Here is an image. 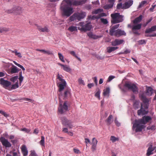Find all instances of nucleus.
<instances>
[{"label":"nucleus","instance_id":"nucleus-17","mask_svg":"<svg viewBox=\"0 0 156 156\" xmlns=\"http://www.w3.org/2000/svg\"><path fill=\"white\" fill-rule=\"evenodd\" d=\"M155 147H153L152 144H151L148 148L146 153L147 156H150V155L152 154L153 153L152 152L155 149Z\"/></svg>","mask_w":156,"mask_h":156},{"label":"nucleus","instance_id":"nucleus-54","mask_svg":"<svg viewBox=\"0 0 156 156\" xmlns=\"http://www.w3.org/2000/svg\"><path fill=\"white\" fill-rule=\"evenodd\" d=\"M115 77L114 76H109L108 78V82H110Z\"/></svg>","mask_w":156,"mask_h":156},{"label":"nucleus","instance_id":"nucleus-64","mask_svg":"<svg viewBox=\"0 0 156 156\" xmlns=\"http://www.w3.org/2000/svg\"><path fill=\"white\" fill-rule=\"evenodd\" d=\"M30 156H37L35 152L34 151H31Z\"/></svg>","mask_w":156,"mask_h":156},{"label":"nucleus","instance_id":"nucleus-55","mask_svg":"<svg viewBox=\"0 0 156 156\" xmlns=\"http://www.w3.org/2000/svg\"><path fill=\"white\" fill-rule=\"evenodd\" d=\"M84 8L88 10L90 9L91 8V5H87L84 6Z\"/></svg>","mask_w":156,"mask_h":156},{"label":"nucleus","instance_id":"nucleus-8","mask_svg":"<svg viewBox=\"0 0 156 156\" xmlns=\"http://www.w3.org/2000/svg\"><path fill=\"white\" fill-rule=\"evenodd\" d=\"M78 25L80 26L78 27V29L82 31L85 32L90 30L92 28V25L90 23L85 24L84 22H81L79 23Z\"/></svg>","mask_w":156,"mask_h":156},{"label":"nucleus","instance_id":"nucleus-1","mask_svg":"<svg viewBox=\"0 0 156 156\" xmlns=\"http://www.w3.org/2000/svg\"><path fill=\"white\" fill-rule=\"evenodd\" d=\"M63 76L62 75L58 74L57 79L59 82H57V86L58 87V94L59 96V99L63 98V99H68L70 97L71 94L70 89L69 88L65 89L64 92L63 93V90L66 86V83L65 80L63 79Z\"/></svg>","mask_w":156,"mask_h":156},{"label":"nucleus","instance_id":"nucleus-50","mask_svg":"<svg viewBox=\"0 0 156 156\" xmlns=\"http://www.w3.org/2000/svg\"><path fill=\"white\" fill-rule=\"evenodd\" d=\"M78 82L80 84L84 85V81L81 78H80L78 80Z\"/></svg>","mask_w":156,"mask_h":156},{"label":"nucleus","instance_id":"nucleus-51","mask_svg":"<svg viewBox=\"0 0 156 156\" xmlns=\"http://www.w3.org/2000/svg\"><path fill=\"white\" fill-rule=\"evenodd\" d=\"M100 91L99 90L95 94V96L96 97H97L99 99H100Z\"/></svg>","mask_w":156,"mask_h":156},{"label":"nucleus","instance_id":"nucleus-14","mask_svg":"<svg viewBox=\"0 0 156 156\" xmlns=\"http://www.w3.org/2000/svg\"><path fill=\"white\" fill-rule=\"evenodd\" d=\"M0 141L2 145L6 148H9L12 146V144L10 142L3 137H1L0 138Z\"/></svg>","mask_w":156,"mask_h":156},{"label":"nucleus","instance_id":"nucleus-30","mask_svg":"<svg viewBox=\"0 0 156 156\" xmlns=\"http://www.w3.org/2000/svg\"><path fill=\"white\" fill-rule=\"evenodd\" d=\"M153 89L152 88L148 87L146 89V95L148 96H151L152 94Z\"/></svg>","mask_w":156,"mask_h":156},{"label":"nucleus","instance_id":"nucleus-59","mask_svg":"<svg viewBox=\"0 0 156 156\" xmlns=\"http://www.w3.org/2000/svg\"><path fill=\"white\" fill-rule=\"evenodd\" d=\"M73 151L76 154H79L80 153V150L78 149L74 148Z\"/></svg>","mask_w":156,"mask_h":156},{"label":"nucleus","instance_id":"nucleus-32","mask_svg":"<svg viewBox=\"0 0 156 156\" xmlns=\"http://www.w3.org/2000/svg\"><path fill=\"white\" fill-rule=\"evenodd\" d=\"M11 51L12 53H14L19 58H21L22 57L21 53L20 52H18L16 49H15L14 51L12 50Z\"/></svg>","mask_w":156,"mask_h":156},{"label":"nucleus","instance_id":"nucleus-38","mask_svg":"<svg viewBox=\"0 0 156 156\" xmlns=\"http://www.w3.org/2000/svg\"><path fill=\"white\" fill-rule=\"evenodd\" d=\"M110 92V89L109 87H107L104 90L103 94L104 96H106Z\"/></svg>","mask_w":156,"mask_h":156},{"label":"nucleus","instance_id":"nucleus-26","mask_svg":"<svg viewBox=\"0 0 156 156\" xmlns=\"http://www.w3.org/2000/svg\"><path fill=\"white\" fill-rule=\"evenodd\" d=\"M112 118L113 116L112 115H109L107 119L105 120V122H106L107 125H109L113 121Z\"/></svg>","mask_w":156,"mask_h":156},{"label":"nucleus","instance_id":"nucleus-23","mask_svg":"<svg viewBox=\"0 0 156 156\" xmlns=\"http://www.w3.org/2000/svg\"><path fill=\"white\" fill-rule=\"evenodd\" d=\"M22 152L24 156H26L28 154V151L26 146L23 145L21 147Z\"/></svg>","mask_w":156,"mask_h":156},{"label":"nucleus","instance_id":"nucleus-61","mask_svg":"<svg viewBox=\"0 0 156 156\" xmlns=\"http://www.w3.org/2000/svg\"><path fill=\"white\" fill-rule=\"evenodd\" d=\"M139 43L140 44H145L146 43V41L144 40H142L139 41Z\"/></svg>","mask_w":156,"mask_h":156},{"label":"nucleus","instance_id":"nucleus-7","mask_svg":"<svg viewBox=\"0 0 156 156\" xmlns=\"http://www.w3.org/2000/svg\"><path fill=\"white\" fill-rule=\"evenodd\" d=\"M86 15V13L85 12H81L80 13H74L69 18L71 21H73L76 20H80L85 18Z\"/></svg>","mask_w":156,"mask_h":156},{"label":"nucleus","instance_id":"nucleus-58","mask_svg":"<svg viewBox=\"0 0 156 156\" xmlns=\"http://www.w3.org/2000/svg\"><path fill=\"white\" fill-rule=\"evenodd\" d=\"M21 100H26L27 101H34V100H32L30 99L29 98H22L19 99V100H20V101Z\"/></svg>","mask_w":156,"mask_h":156},{"label":"nucleus","instance_id":"nucleus-22","mask_svg":"<svg viewBox=\"0 0 156 156\" xmlns=\"http://www.w3.org/2000/svg\"><path fill=\"white\" fill-rule=\"evenodd\" d=\"M20 70L17 67L12 65V67L11 68L10 73L11 74L17 73Z\"/></svg>","mask_w":156,"mask_h":156},{"label":"nucleus","instance_id":"nucleus-36","mask_svg":"<svg viewBox=\"0 0 156 156\" xmlns=\"http://www.w3.org/2000/svg\"><path fill=\"white\" fill-rule=\"evenodd\" d=\"M110 4H107L104 6V9H109L112 8L113 7V5L114 3H110Z\"/></svg>","mask_w":156,"mask_h":156},{"label":"nucleus","instance_id":"nucleus-42","mask_svg":"<svg viewBox=\"0 0 156 156\" xmlns=\"http://www.w3.org/2000/svg\"><path fill=\"white\" fill-rule=\"evenodd\" d=\"M0 33H2L3 32H6L9 31V29L5 27L0 28Z\"/></svg>","mask_w":156,"mask_h":156},{"label":"nucleus","instance_id":"nucleus-33","mask_svg":"<svg viewBox=\"0 0 156 156\" xmlns=\"http://www.w3.org/2000/svg\"><path fill=\"white\" fill-rule=\"evenodd\" d=\"M147 130H151L154 131L156 129V125L154 124L151 126H149L147 128Z\"/></svg>","mask_w":156,"mask_h":156},{"label":"nucleus","instance_id":"nucleus-13","mask_svg":"<svg viewBox=\"0 0 156 156\" xmlns=\"http://www.w3.org/2000/svg\"><path fill=\"white\" fill-rule=\"evenodd\" d=\"M71 5L78 6L82 5L85 4L87 0H74L72 2V0H70Z\"/></svg>","mask_w":156,"mask_h":156},{"label":"nucleus","instance_id":"nucleus-25","mask_svg":"<svg viewBox=\"0 0 156 156\" xmlns=\"http://www.w3.org/2000/svg\"><path fill=\"white\" fill-rule=\"evenodd\" d=\"M87 36L90 38H92L94 39H96L98 38L101 37V36L96 35L93 34L92 32H89L87 34Z\"/></svg>","mask_w":156,"mask_h":156},{"label":"nucleus","instance_id":"nucleus-28","mask_svg":"<svg viewBox=\"0 0 156 156\" xmlns=\"http://www.w3.org/2000/svg\"><path fill=\"white\" fill-rule=\"evenodd\" d=\"M105 16V13H101L97 16H92V20L98 19L101 17Z\"/></svg>","mask_w":156,"mask_h":156},{"label":"nucleus","instance_id":"nucleus-31","mask_svg":"<svg viewBox=\"0 0 156 156\" xmlns=\"http://www.w3.org/2000/svg\"><path fill=\"white\" fill-rule=\"evenodd\" d=\"M117 30L110 28L109 30V34L112 36H114L116 37Z\"/></svg>","mask_w":156,"mask_h":156},{"label":"nucleus","instance_id":"nucleus-45","mask_svg":"<svg viewBox=\"0 0 156 156\" xmlns=\"http://www.w3.org/2000/svg\"><path fill=\"white\" fill-rule=\"evenodd\" d=\"M147 2V1H143L141 2V3H140V4L138 6L139 8H141L142 7H143L144 5Z\"/></svg>","mask_w":156,"mask_h":156},{"label":"nucleus","instance_id":"nucleus-56","mask_svg":"<svg viewBox=\"0 0 156 156\" xmlns=\"http://www.w3.org/2000/svg\"><path fill=\"white\" fill-rule=\"evenodd\" d=\"M115 122L116 125L118 126H120V123L117 121V118H115Z\"/></svg>","mask_w":156,"mask_h":156},{"label":"nucleus","instance_id":"nucleus-15","mask_svg":"<svg viewBox=\"0 0 156 156\" xmlns=\"http://www.w3.org/2000/svg\"><path fill=\"white\" fill-rule=\"evenodd\" d=\"M0 83L3 87L6 89L11 85V83L10 82L5 80L2 78H1L0 80Z\"/></svg>","mask_w":156,"mask_h":156},{"label":"nucleus","instance_id":"nucleus-53","mask_svg":"<svg viewBox=\"0 0 156 156\" xmlns=\"http://www.w3.org/2000/svg\"><path fill=\"white\" fill-rule=\"evenodd\" d=\"M123 6L122 3H120L118 4L117 6V8L118 9H122Z\"/></svg>","mask_w":156,"mask_h":156},{"label":"nucleus","instance_id":"nucleus-43","mask_svg":"<svg viewBox=\"0 0 156 156\" xmlns=\"http://www.w3.org/2000/svg\"><path fill=\"white\" fill-rule=\"evenodd\" d=\"M13 62L16 66H18L19 67H20V68H21L23 71H24L25 70V69L24 68V67L22 66L18 63L15 61H13Z\"/></svg>","mask_w":156,"mask_h":156},{"label":"nucleus","instance_id":"nucleus-60","mask_svg":"<svg viewBox=\"0 0 156 156\" xmlns=\"http://www.w3.org/2000/svg\"><path fill=\"white\" fill-rule=\"evenodd\" d=\"M156 5H152L151 7L149 9V10L151 12H153V10L154 9Z\"/></svg>","mask_w":156,"mask_h":156},{"label":"nucleus","instance_id":"nucleus-12","mask_svg":"<svg viewBox=\"0 0 156 156\" xmlns=\"http://www.w3.org/2000/svg\"><path fill=\"white\" fill-rule=\"evenodd\" d=\"M142 26L141 24H135L132 26V31L133 33L135 34L140 35V33L138 31L140 30Z\"/></svg>","mask_w":156,"mask_h":156},{"label":"nucleus","instance_id":"nucleus-2","mask_svg":"<svg viewBox=\"0 0 156 156\" xmlns=\"http://www.w3.org/2000/svg\"><path fill=\"white\" fill-rule=\"evenodd\" d=\"M152 119L151 117L148 116H144L141 119L135 120L133 124L132 129L136 132L141 131L145 128V125Z\"/></svg>","mask_w":156,"mask_h":156},{"label":"nucleus","instance_id":"nucleus-29","mask_svg":"<svg viewBox=\"0 0 156 156\" xmlns=\"http://www.w3.org/2000/svg\"><path fill=\"white\" fill-rule=\"evenodd\" d=\"M117 47H108L107 48V52L108 53H110L113 51H114L118 48Z\"/></svg>","mask_w":156,"mask_h":156},{"label":"nucleus","instance_id":"nucleus-41","mask_svg":"<svg viewBox=\"0 0 156 156\" xmlns=\"http://www.w3.org/2000/svg\"><path fill=\"white\" fill-rule=\"evenodd\" d=\"M119 140L118 138L116 137H115L113 136H111L110 137V140L114 143L116 141H118Z\"/></svg>","mask_w":156,"mask_h":156},{"label":"nucleus","instance_id":"nucleus-18","mask_svg":"<svg viewBox=\"0 0 156 156\" xmlns=\"http://www.w3.org/2000/svg\"><path fill=\"white\" fill-rule=\"evenodd\" d=\"M133 1L132 0H129L126 2L123 5L122 9H127L129 8L133 4Z\"/></svg>","mask_w":156,"mask_h":156},{"label":"nucleus","instance_id":"nucleus-6","mask_svg":"<svg viewBox=\"0 0 156 156\" xmlns=\"http://www.w3.org/2000/svg\"><path fill=\"white\" fill-rule=\"evenodd\" d=\"M69 106V104L68 101H64L63 104L60 102L58 108V112L61 114H64L68 111Z\"/></svg>","mask_w":156,"mask_h":156},{"label":"nucleus","instance_id":"nucleus-40","mask_svg":"<svg viewBox=\"0 0 156 156\" xmlns=\"http://www.w3.org/2000/svg\"><path fill=\"white\" fill-rule=\"evenodd\" d=\"M58 55L59 59L62 62H65V60H64V56L60 53H58Z\"/></svg>","mask_w":156,"mask_h":156},{"label":"nucleus","instance_id":"nucleus-62","mask_svg":"<svg viewBox=\"0 0 156 156\" xmlns=\"http://www.w3.org/2000/svg\"><path fill=\"white\" fill-rule=\"evenodd\" d=\"M145 36L147 37H156V33L152 34H147L145 35Z\"/></svg>","mask_w":156,"mask_h":156},{"label":"nucleus","instance_id":"nucleus-16","mask_svg":"<svg viewBox=\"0 0 156 156\" xmlns=\"http://www.w3.org/2000/svg\"><path fill=\"white\" fill-rule=\"evenodd\" d=\"M124 42V41L123 40L116 39L114 41L111 42V44L113 46H116L120 45Z\"/></svg>","mask_w":156,"mask_h":156},{"label":"nucleus","instance_id":"nucleus-11","mask_svg":"<svg viewBox=\"0 0 156 156\" xmlns=\"http://www.w3.org/2000/svg\"><path fill=\"white\" fill-rule=\"evenodd\" d=\"M124 87L129 90H130L134 93H137V88L136 86L133 83H132L129 82H126L124 85Z\"/></svg>","mask_w":156,"mask_h":156},{"label":"nucleus","instance_id":"nucleus-52","mask_svg":"<svg viewBox=\"0 0 156 156\" xmlns=\"http://www.w3.org/2000/svg\"><path fill=\"white\" fill-rule=\"evenodd\" d=\"M119 24H116V25H115L114 26H113L112 27H111L110 28H111V29L116 30L119 27Z\"/></svg>","mask_w":156,"mask_h":156},{"label":"nucleus","instance_id":"nucleus-9","mask_svg":"<svg viewBox=\"0 0 156 156\" xmlns=\"http://www.w3.org/2000/svg\"><path fill=\"white\" fill-rule=\"evenodd\" d=\"M23 8L18 6H15L12 9L7 10L5 12L7 13H13L16 15H20L23 12Z\"/></svg>","mask_w":156,"mask_h":156},{"label":"nucleus","instance_id":"nucleus-19","mask_svg":"<svg viewBox=\"0 0 156 156\" xmlns=\"http://www.w3.org/2000/svg\"><path fill=\"white\" fill-rule=\"evenodd\" d=\"M58 65L62 67V69L64 71L68 73H69L71 72V69L69 66L67 65H64L59 63H58Z\"/></svg>","mask_w":156,"mask_h":156},{"label":"nucleus","instance_id":"nucleus-46","mask_svg":"<svg viewBox=\"0 0 156 156\" xmlns=\"http://www.w3.org/2000/svg\"><path fill=\"white\" fill-rule=\"evenodd\" d=\"M42 52H43L45 54H47L48 55H50L52 54V53L51 51L49 50L46 51L44 50H42Z\"/></svg>","mask_w":156,"mask_h":156},{"label":"nucleus","instance_id":"nucleus-34","mask_svg":"<svg viewBox=\"0 0 156 156\" xmlns=\"http://www.w3.org/2000/svg\"><path fill=\"white\" fill-rule=\"evenodd\" d=\"M68 30L70 32H73L74 31H77V29L76 27L71 26L69 27Z\"/></svg>","mask_w":156,"mask_h":156},{"label":"nucleus","instance_id":"nucleus-35","mask_svg":"<svg viewBox=\"0 0 156 156\" xmlns=\"http://www.w3.org/2000/svg\"><path fill=\"white\" fill-rule=\"evenodd\" d=\"M103 11V10L102 9H97L95 10L92 12V14H97L100 13Z\"/></svg>","mask_w":156,"mask_h":156},{"label":"nucleus","instance_id":"nucleus-48","mask_svg":"<svg viewBox=\"0 0 156 156\" xmlns=\"http://www.w3.org/2000/svg\"><path fill=\"white\" fill-rule=\"evenodd\" d=\"M98 142V141L95 138H93L92 140V145H97Z\"/></svg>","mask_w":156,"mask_h":156},{"label":"nucleus","instance_id":"nucleus-5","mask_svg":"<svg viewBox=\"0 0 156 156\" xmlns=\"http://www.w3.org/2000/svg\"><path fill=\"white\" fill-rule=\"evenodd\" d=\"M111 23L112 24H115L123 21V16L120 15L119 13H115L111 15Z\"/></svg>","mask_w":156,"mask_h":156},{"label":"nucleus","instance_id":"nucleus-10","mask_svg":"<svg viewBox=\"0 0 156 156\" xmlns=\"http://www.w3.org/2000/svg\"><path fill=\"white\" fill-rule=\"evenodd\" d=\"M62 124L64 126L68 127L69 129L73 127V122L71 120H69L66 117H63L61 118Z\"/></svg>","mask_w":156,"mask_h":156},{"label":"nucleus","instance_id":"nucleus-39","mask_svg":"<svg viewBox=\"0 0 156 156\" xmlns=\"http://www.w3.org/2000/svg\"><path fill=\"white\" fill-rule=\"evenodd\" d=\"M41 140L39 142V143L42 146H44V137L43 136H41Z\"/></svg>","mask_w":156,"mask_h":156},{"label":"nucleus","instance_id":"nucleus-24","mask_svg":"<svg viewBox=\"0 0 156 156\" xmlns=\"http://www.w3.org/2000/svg\"><path fill=\"white\" fill-rule=\"evenodd\" d=\"M155 31H156V25L153 26L151 28L146 29L145 31V33L147 34Z\"/></svg>","mask_w":156,"mask_h":156},{"label":"nucleus","instance_id":"nucleus-3","mask_svg":"<svg viewBox=\"0 0 156 156\" xmlns=\"http://www.w3.org/2000/svg\"><path fill=\"white\" fill-rule=\"evenodd\" d=\"M139 97L143 103H141V108L140 109L138 110L137 114L139 115L147 114L148 112L146 111L145 109L148 108L149 102L151 100V99L147 98L144 93L140 94Z\"/></svg>","mask_w":156,"mask_h":156},{"label":"nucleus","instance_id":"nucleus-49","mask_svg":"<svg viewBox=\"0 0 156 156\" xmlns=\"http://www.w3.org/2000/svg\"><path fill=\"white\" fill-rule=\"evenodd\" d=\"M130 51L129 49H126L123 52H121L119 53V54H127L128 53H130Z\"/></svg>","mask_w":156,"mask_h":156},{"label":"nucleus","instance_id":"nucleus-21","mask_svg":"<svg viewBox=\"0 0 156 156\" xmlns=\"http://www.w3.org/2000/svg\"><path fill=\"white\" fill-rule=\"evenodd\" d=\"M117 34L116 37H119L122 35H126V33L123 30L120 29L117 30Z\"/></svg>","mask_w":156,"mask_h":156},{"label":"nucleus","instance_id":"nucleus-57","mask_svg":"<svg viewBox=\"0 0 156 156\" xmlns=\"http://www.w3.org/2000/svg\"><path fill=\"white\" fill-rule=\"evenodd\" d=\"M0 113L2 114L5 117H7L8 115L6 112L2 110H0Z\"/></svg>","mask_w":156,"mask_h":156},{"label":"nucleus","instance_id":"nucleus-44","mask_svg":"<svg viewBox=\"0 0 156 156\" xmlns=\"http://www.w3.org/2000/svg\"><path fill=\"white\" fill-rule=\"evenodd\" d=\"M18 78V76H14L12 77L10 79V80L13 82H16V81H17V79Z\"/></svg>","mask_w":156,"mask_h":156},{"label":"nucleus","instance_id":"nucleus-20","mask_svg":"<svg viewBox=\"0 0 156 156\" xmlns=\"http://www.w3.org/2000/svg\"><path fill=\"white\" fill-rule=\"evenodd\" d=\"M35 26H36L37 29L40 32H48L49 31V30L46 27H44L42 28L41 26H38L37 24H35Z\"/></svg>","mask_w":156,"mask_h":156},{"label":"nucleus","instance_id":"nucleus-27","mask_svg":"<svg viewBox=\"0 0 156 156\" xmlns=\"http://www.w3.org/2000/svg\"><path fill=\"white\" fill-rule=\"evenodd\" d=\"M143 16L142 15H140L139 17L135 18L133 21V23L135 24H138L142 20Z\"/></svg>","mask_w":156,"mask_h":156},{"label":"nucleus","instance_id":"nucleus-47","mask_svg":"<svg viewBox=\"0 0 156 156\" xmlns=\"http://www.w3.org/2000/svg\"><path fill=\"white\" fill-rule=\"evenodd\" d=\"M101 22L104 24H106L108 23V21L106 19L101 18L100 19Z\"/></svg>","mask_w":156,"mask_h":156},{"label":"nucleus","instance_id":"nucleus-4","mask_svg":"<svg viewBox=\"0 0 156 156\" xmlns=\"http://www.w3.org/2000/svg\"><path fill=\"white\" fill-rule=\"evenodd\" d=\"M71 6L70 0L62 1L60 9L63 16L69 17L73 12V8Z\"/></svg>","mask_w":156,"mask_h":156},{"label":"nucleus","instance_id":"nucleus-37","mask_svg":"<svg viewBox=\"0 0 156 156\" xmlns=\"http://www.w3.org/2000/svg\"><path fill=\"white\" fill-rule=\"evenodd\" d=\"M19 87V81L17 80L15 84L12 85L11 89L12 90L18 88Z\"/></svg>","mask_w":156,"mask_h":156},{"label":"nucleus","instance_id":"nucleus-63","mask_svg":"<svg viewBox=\"0 0 156 156\" xmlns=\"http://www.w3.org/2000/svg\"><path fill=\"white\" fill-rule=\"evenodd\" d=\"M62 131L64 133H68V129L67 128H64L62 129Z\"/></svg>","mask_w":156,"mask_h":156}]
</instances>
